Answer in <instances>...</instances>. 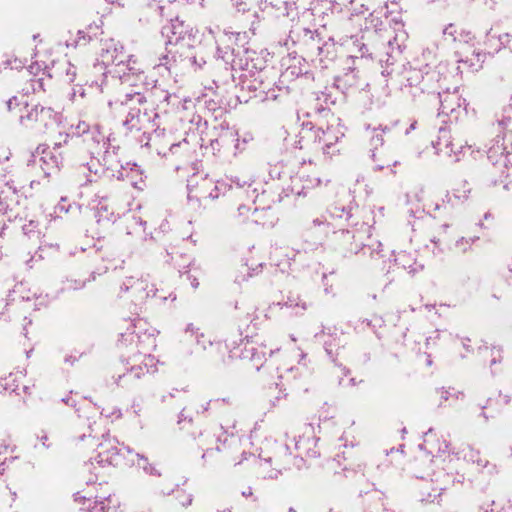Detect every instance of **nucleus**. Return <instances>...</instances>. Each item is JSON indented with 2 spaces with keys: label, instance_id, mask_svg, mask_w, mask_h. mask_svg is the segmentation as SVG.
Returning a JSON list of instances; mask_svg holds the SVG:
<instances>
[{
  "label": "nucleus",
  "instance_id": "obj_1",
  "mask_svg": "<svg viewBox=\"0 0 512 512\" xmlns=\"http://www.w3.org/2000/svg\"><path fill=\"white\" fill-rule=\"evenodd\" d=\"M7 107L10 112L19 114V122L22 126L44 131L56 122V115L50 108L38 105H28L24 100L13 97L8 100Z\"/></svg>",
  "mask_w": 512,
  "mask_h": 512
},
{
  "label": "nucleus",
  "instance_id": "obj_2",
  "mask_svg": "<svg viewBox=\"0 0 512 512\" xmlns=\"http://www.w3.org/2000/svg\"><path fill=\"white\" fill-rule=\"evenodd\" d=\"M444 35L450 37L453 41L459 42L456 51L459 62L467 63L470 67L477 69L483 62V55L480 52L472 50L470 42L474 39L470 32H459L455 25L449 24L444 29Z\"/></svg>",
  "mask_w": 512,
  "mask_h": 512
},
{
  "label": "nucleus",
  "instance_id": "obj_3",
  "mask_svg": "<svg viewBox=\"0 0 512 512\" xmlns=\"http://www.w3.org/2000/svg\"><path fill=\"white\" fill-rule=\"evenodd\" d=\"M62 159L58 145H55L53 148L39 146L33 154L34 165L39 167L47 177L60 171Z\"/></svg>",
  "mask_w": 512,
  "mask_h": 512
},
{
  "label": "nucleus",
  "instance_id": "obj_4",
  "mask_svg": "<svg viewBox=\"0 0 512 512\" xmlns=\"http://www.w3.org/2000/svg\"><path fill=\"white\" fill-rule=\"evenodd\" d=\"M101 63L108 69V72L116 66L117 63L122 62L128 57V51L125 50L122 44L114 41L113 39L105 40L102 43L100 53Z\"/></svg>",
  "mask_w": 512,
  "mask_h": 512
},
{
  "label": "nucleus",
  "instance_id": "obj_5",
  "mask_svg": "<svg viewBox=\"0 0 512 512\" xmlns=\"http://www.w3.org/2000/svg\"><path fill=\"white\" fill-rule=\"evenodd\" d=\"M118 449L115 440L110 437H105L98 446V452L91 465L97 464L100 468H105L117 464Z\"/></svg>",
  "mask_w": 512,
  "mask_h": 512
},
{
  "label": "nucleus",
  "instance_id": "obj_6",
  "mask_svg": "<svg viewBox=\"0 0 512 512\" xmlns=\"http://www.w3.org/2000/svg\"><path fill=\"white\" fill-rule=\"evenodd\" d=\"M344 136V132L339 124L330 125L326 130L318 128L315 131V137L321 145V150L324 154H330L334 151L330 149Z\"/></svg>",
  "mask_w": 512,
  "mask_h": 512
},
{
  "label": "nucleus",
  "instance_id": "obj_7",
  "mask_svg": "<svg viewBox=\"0 0 512 512\" xmlns=\"http://www.w3.org/2000/svg\"><path fill=\"white\" fill-rule=\"evenodd\" d=\"M235 8L242 14H247L253 26L260 19V13L266 6V0H234Z\"/></svg>",
  "mask_w": 512,
  "mask_h": 512
},
{
  "label": "nucleus",
  "instance_id": "obj_8",
  "mask_svg": "<svg viewBox=\"0 0 512 512\" xmlns=\"http://www.w3.org/2000/svg\"><path fill=\"white\" fill-rule=\"evenodd\" d=\"M110 73L123 79L130 75H137L142 73V66L135 55L128 52V57L122 62L117 63Z\"/></svg>",
  "mask_w": 512,
  "mask_h": 512
},
{
  "label": "nucleus",
  "instance_id": "obj_9",
  "mask_svg": "<svg viewBox=\"0 0 512 512\" xmlns=\"http://www.w3.org/2000/svg\"><path fill=\"white\" fill-rule=\"evenodd\" d=\"M440 103L441 113L449 115L461 107L462 100L457 91H447L440 94Z\"/></svg>",
  "mask_w": 512,
  "mask_h": 512
},
{
  "label": "nucleus",
  "instance_id": "obj_10",
  "mask_svg": "<svg viewBox=\"0 0 512 512\" xmlns=\"http://www.w3.org/2000/svg\"><path fill=\"white\" fill-rule=\"evenodd\" d=\"M184 33V24L179 21H172L163 29V34L167 37L169 44H177L183 38Z\"/></svg>",
  "mask_w": 512,
  "mask_h": 512
},
{
  "label": "nucleus",
  "instance_id": "obj_11",
  "mask_svg": "<svg viewBox=\"0 0 512 512\" xmlns=\"http://www.w3.org/2000/svg\"><path fill=\"white\" fill-rule=\"evenodd\" d=\"M218 188L214 181L209 178H204L196 189V196L199 199H215L218 197Z\"/></svg>",
  "mask_w": 512,
  "mask_h": 512
},
{
  "label": "nucleus",
  "instance_id": "obj_12",
  "mask_svg": "<svg viewBox=\"0 0 512 512\" xmlns=\"http://www.w3.org/2000/svg\"><path fill=\"white\" fill-rule=\"evenodd\" d=\"M13 452V448L5 440L0 441V476L6 469L8 455Z\"/></svg>",
  "mask_w": 512,
  "mask_h": 512
},
{
  "label": "nucleus",
  "instance_id": "obj_13",
  "mask_svg": "<svg viewBox=\"0 0 512 512\" xmlns=\"http://www.w3.org/2000/svg\"><path fill=\"white\" fill-rule=\"evenodd\" d=\"M470 193H471L470 184L465 180L462 181L461 183H459V186L454 189L455 197L460 200L468 199Z\"/></svg>",
  "mask_w": 512,
  "mask_h": 512
},
{
  "label": "nucleus",
  "instance_id": "obj_14",
  "mask_svg": "<svg viewBox=\"0 0 512 512\" xmlns=\"http://www.w3.org/2000/svg\"><path fill=\"white\" fill-rule=\"evenodd\" d=\"M263 359L265 358V347L252 348L251 349V361L254 366L259 369L263 364Z\"/></svg>",
  "mask_w": 512,
  "mask_h": 512
},
{
  "label": "nucleus",
  "instance_id": "obj_15",
  "mask_svg": "<svg viewBox=\"0 0 512 512\" xmlns=\"http://www.w3.org/2000/svg\"><path fill=\"white\" fill-rule=\"evenodd\" d=\"M499 125L503 127L506 134L512 135V107L505 111V115L499 121Z\"/></svg>",
  "mask_w": 512,
  "mask_h": 512
},
{
  "label": "nucleus",
  "instance_id": "obj_16",
  "mask_svg": "<svg viewBox=\"0 0 512 512\" xmlns=\"http://www.w3.org/2000/svg\"><path fill=\"white\" fill-rule=\"evenodd\" d=\"M450 151L455 155V159L458 161L460 160V155L465 154L467 151L470 150V147H464L461 145L460 141H456L455 139L450 142Z\"/></svg>",
  "mask_w": 512,
  "mask_h": 512
},
{
  "label": "nucleus",
  "instance_id": "obj_17",
  "mask_svg": "<svg viewBox=\"0 0 512 512\" xmlns=\"http://www.w3.org/2000/svg\"><path fill=\"white\" fill-rule=\"evenodd\" d=\"M111 503L110 498H106L101 501H95L94 505L90 508V512H110L111 507L109 506Z\"/></svg>",
  "mask_w": 512,
  "mask_h": 512
},
{
  "label": "nucleus",
  "instance_id": "obj_18",
  "mask_svg": "<svg viewBox=\"0 0 512 512\" xmlns=\"http://www.w3.org/2000/svg\"><path fill=\"white\" fill-rule=\"evenodd\" d=\"M473 239L472 238H460L455 243V250L457 252H466L472 245Z\"/></svg>",
  "mask_w": 512,
  "mask_h": 512
},
{
  "label": "nucleus",
  "instance_id": "obj_19",
  "mask_svg": "<svg viewBox=\"0 0 512 512\" xmlns=\"http://www.w3.org/2000/svg\"><path fill=\"white\" fill-rule=\"evenodd\" d=\"M507 153L508 152L506 151V148H503V147H500L499 145H496V146H492L491 148H489V150H488V157L492 161H498L497 156L502 157V156H504Z\"/></svg>",
  "mask_w": 512,
  "mask_h": 512
},
{
  "label": "nucleus",
  "instance_id": "obj_20",
  "mask_svg": "<svg viewBox=\"0 0 512 512\" xmlns=\"http://www.w3.org/2000/svg\"><path fill=\"white\" fill-rule=\"evenodd\" d=\"M125 285H126V290L129 287L132 288L136 292H140L141 290L144 289V282L140 279L130 278V279H128L127 284H125Z\"/></svg>",
  "mask_w": 512,
  "mask_h": 512
},
{
  "label": "nucleus",
  "instance_id": "obj_21",
  "mask_svg": "<svg viewBox=\"0 0 512 512\" xmlns=\"http://www.w3.org/2000/svg\"><path fill=\"white\" fill-rule=\"evenodd\" d=\"M138 458L139 459H138L137 465L139 467L144 469L149 474H156L157 471H156L155 468L147 466V459L146 458H144L143 456H139V455H138Z\"/></svg>",
  "mask_w": 512,
  "mask_h": 512
},
{
  "label": "nucleus",
  "instance_id": "obj_22",
  "mask_svg": "<svg viewBox=\"0 0 512 512\" xmlns=\"http://www.w3.org/2000/svg\"><path fill=\"white\" fill-rule=\"evenodd\" d=\"M135 100L137 103L141 104L144 102V97L139 93L136 92L134 94H126L125 100H122V103L127 104L129 101Z\"/></svg>",
  "mask_w": 512,
  "mask_h": 512
},
{
  "label": "nucleus",
  "instance_id": "obj_23",
  "mask_svg": "<svg viewBox=\"0 0 512 512\" xmlns=\"http://www.w3.org/2000/svg\"><path fill=\"white\" fill-rule=\"evenodd\" d=\"M351 5L355 6L352 9V15L364 14L367 11V8L363 4H357L355 1H351Z\"/></svg>",
  "mask_w": 512,
  "mask_h": 512
},
{
  "label": "nucleus",
  "instance_id": "obj_24",
  "mask_svg": "<svg viewBox=\"0 0 512 512\" xmlns=\"http://www.w3.org/2000/svg\"><path fill=\"white\" fill-rule=\"evenodd\" d=\"M144 364L147 367V371L148 372H150V371L154 372L156 370V369H154V367H155V359H154V357H152L150 355L145 357Z\"/></svg>",
  "mask_w": 512,
  "mask_h": 512
},
{
  "label": "nucleus",
  "instance_id": "obj_25",
  "mask_svg": "<svg viewBox=\"0 0 512 512\" xmlns=\"http://www.w3.org/2000/svg\"><path fill=\"white\" fill-rule=\"evenodd\" d=\"M106 1L109 2L110 4H117L118 6H121V7L130 6L136 2V0H106Z\"/></svg>",
  "mask_w": 512,
  "mask_h": 512
},
{
  "label": "nucleus",
  "instance_id": "obj_26",
  "mask_svg": "<svg viewBox=\"0 0 512 512\" xmlns=\"http://www.w3.org/2000/svg\"><path fill=\"white\" fill-rule=\"evenodd\" d=\"M74 498H75V501L78 502L79 504H82V505H85L86 502H91V499L90 498H86L85 496H82L80 495V493H76L74 495ZM88 508H90V504L88 505Z\"/></svg>",
  "mask_w": 512,
  "mask_h": 512
},
{
  "label": "nucleus",
  "instance_id": "obj_27",
  "mask_svg": "<svg viewBox=\"0 0 512 512\" xmlns=\"http://www.w3.org/2000/svg\"><path fill=\"white\" fill-rule=\"evenodd\" d=\"M374 132H375V136L373 137L374 144L375 145H382V143H383L382 134L378 133L376 129L374 130Z\"/></svg>",
  "mask_w": 512,
  "mask_h": 512
},
{
  "label": "nucleus",
  "instance_id": "obj_28",
  "mask_svg": "<svg viewBox=\"0 0 512 512\" xmlns=\"http://www.w3.org/2000/svg\"><path fill=\"white\" fill-rule=\"evenodd\" d=\"M76 76V69L72 66L67 70V77L69 81H73Z\"/></svg>",
  "mask_w": 512,
  "mask_h": 512
},
{
  "label": "nucleus",
  "instance_id": "obj_29",
  "mask_svg": "<svg viewBox=\"0 0 512 512\" xmlns=\"http://www.w3.org/2000/svg\"><path fill=\"white\" fill-rule=\"evenodd\" d=\"M183 497H184V500L181 502V503H182V505H184V506H185V505H189V504H191V502H192V498H191V496H190V495H186V494H184V493H183Z\"/></svg>",
  "mask_w": 512,
  "mask_h": 512
},
{
  "label": "nucleus",
  "instance_id": "obj_30",
  "mask_svg": "<svg viewBox=\"0 0 512 512\" xmlns=\"http://www.w3.org/2000/svg\"><path fill=\"white\" fill-rule=\"evenodd\" d=\"M253 495V492H252V489L249 487L247 489H245L244 491H242V496L244 497H250Z\"/></svg>",
  "mask_w": 512,
  "mask_h": 512
},
{
  "label": "nucleus",
  "instance_id": "obj_31",
  "mask_svg": "<svg viewBox=\"0 0 512 512\" xmlns=\"http://www.w3.org/2000/svg\"><path fill=\"white\" fill-rule=\"evenodd\" d=\"M191 284L194 288H197L199 286V282L195 278L191 281Z\"/></svg>",
  "mask_w": 512,
  "mask_h": 512
},
{
  "label": "nucleus",
  "instance_id": "obj_32",
  "mask_svg": "<svg viewBox=\"0 0 512 512\" xmlns=\"http://www.w3.org/2000/svg\"><path fill=\"white\" fill-rule=\"evenodd\" d=\"M424 500L429 501V502H433V501H434V498L432 499V498H431V495H428V497H427V498H425Z\"/></svg>",
  "mask_w": 512,
  "mask_h": 512
},
{
  "label": "nucleus",
  "instance_id": "obj_33",
  "mask_svg": "<svg viewBox=\"0 0 512 512\" xmlns=\"http://www.w3.org/2000/svg\"><path fill=\"white\" fill-rule=\"evenodd\" d=\"M35 83L39 84V86L41 87V80L40 79L36 80Z\"/></svg>",
  "mask_w": 512,
  "mask_h": 512
},
{
  "label": "nucleus",
  "instance_id": "obj_34",
  "mask_svg": "<svg viewBox=\"0 0 512 512\" xmlns=\"http://www.w3.org/2000/svg\"><path fill=\"white\" fill-rule=\"evenodd\" d=\"M268 476L269 477H274V476H276V474L270 473V474H268Z\"/></svg>",
  "mask_w": 512,
  "mask_h": 512
},
{
  "label": "nucleus",
  "instance_id": "obj_35",
  "mask_svg": "<svg viewBox=\"0 0 512 512\" xmlns=\"http://www.w3.org/2000/svg\"><path fill=\"white\" fill-rule=\"evenodd\" d=\"M112 509H113V512H116V506H113Z\"/></svg>",
  "mask_w": 512,
  "mask_h": 512
},
{
  "label": "nucleus",
  "instance_id": "obj_36",
  "mask_svg": "<svg viewBox=\"0 0 512 512\" xmlns=\"http://www.w3.org/2000/svg\"><path fill=\"white\" fill-rule=\"evenodd\" d=\"M486 512H488V511H486ZM491 512H493V510H491Z\"/></svg>",
  "mask_w": 512,
  "mask_h": 512
}]
</instances>
